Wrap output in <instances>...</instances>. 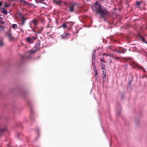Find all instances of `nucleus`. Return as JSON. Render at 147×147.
I'll return each mask as SVG.
<instances>
[{
	"instance_id": "2f4dec72",
	"label": "nucleus",
	"mask_w": 147,
	"mask_h": 147,
	"mask_svg": "<svg viewBox=\"0 0 147 147\" xmlns=\"http://www.w3.org/2000/svg\"><path fill=\"white\" fill-rule=\"evenodd\" d=\"M102 55H106L107 56H109V55H108V54H106L105 53H103L102 54Z\"/></svg>"
},
{
	"instance_id": "f704fd0d",
	"label": "nucleus",
	"mask_w": 147,
	"mask_h": 147,
	"mask_svg": "<svg viewBox=\"0 0 147 147\" xmlns=\"http://www.w3.org/2000/svg\"><path fill=\"white\" fill-rule=\"evenodd\" d=\"M96 76V79H98V77H99L98 76V75H97V76Z\"/></svg>"
},
{
	"instance_id": "b1692460",
	"label": "nucleus",
	"mask_w": 147,
	"mask_h": 147,
	"mask_svg": "<svg viewBox=\"0 0 147 147\" xmlns=\"http://www.w3.org/2000/svg\"><path fill=\"white\" fill-rule=\"evenodd\" d=\"M121 110H120L118 111H117V115L118 116H119L121 114Z\"/></svg>"
},
{
	"instance_id": "412c9836",
	"label": "nucleus",
	"mask_w": 147,
	"mask_h": 147,
	"mask_svg": "<svg viewBox=\"0 0 147 147\" xmlns=\"http://www.w3.org/2000/svg\"><path fill=\"white\" fill-rule=\"evenodd\" d=\"M92 66H96L95 64V60H92Z\"/></svg>"
},
{
	"instance_id": "aec40b11",
	"label": "nucleus",
	"mask_w": 147,
	"mask_h": 147,
	"mask_svg": "<svg viewBox=\"0 0 147 147\" xmlns=\"http://www.w3.org/2000/svg\"><path fill=\"white\" fill-rule=\"evenodd\" d=\"M62 27H63V28H65L67 27V25L65 23H63L62 26Z\"/></svg>"
},
{
	"instance_id": "39448f33",
	"label": "nucleus",
	"mask_w": 147,
	"mask_h": 147,
	"mask_svg": "<svg viewBox=\"0 0 147 147\" xmlns=\"http://www.w3.org/2000/svg\"><path fill=\"white\" fill-rule=\"evenodd\" d=\"M38 23V22L37 20H36L35 19H33L32 20L30 23V27L32 28V25L31 24H34V26H36L37 25Z\"/></svg>"
},
{
	"instance_id": "79ce46f5",
	"label": "nucleus",
	"mask_w": 147,
	"mask_h": 147,
	"mask_svg": "<svg viewBox=\"0 0 147 147\" xmlns=\"http://www.w3.org/2000/svg\"><path fill=\"white\" fill-rule=\"evenodd\" d=\"M146 56H147V53H146Z\"/></svg>"
},
{
	"instance_id": "4be33fe9",
	"label": "nucleus",
	"mask_w": 147,
	"mask_h": 147,
	"mask_svg": "<svg viewBox=\"0 0 147 147\" xmlns=\"http://www.w3.org/2000/svg\"><path fill=\"white\" fill-rule=\"evenodd\" d=\"M8 36L10 39H11V37L12 36V34L11 33H9L8 34Z\"/></svg>"
},
{
	"instance_id": "9d476101",
	"label": "nucleus",
	"mask_w": 147,
	"mask_h": 147,
	"mask_svg": "<svg viewBox=\"0 0 147 147\" xmlns=\"http://www.w3.org/2000/svg\"><path fill=\"white\" fill-rule=\"evenodd\" d=\"M0 9L1 13L3 14H5V15H6L7 14V11L4 8L2 7Z\"/></svg>"
},
{
	"instance_id": "a19ab883",
	"label": "nucleus",
	"mask_w": 147,
	"mask_h": 147,
	"mask_svg": "<svg viewBox=\"0 0 147 147\" xmlns=\"http://www.w3.org/2000/svg\"><path fill=\"white\" fill-rule=\"evenodd\" d=\"M18 138L19 137V134H18Z\"/></svg>"
},
{
	"instance_id": "f03ea898",
	"label": "nucleus",
	"mask_w": 147,
	"mask_h": 147,
	"mask_svg": "<svg viewBox=\"0 0 147 147\" xmlns=\"http://www.w3.org/2000/svg\"><path fill=\"white\" fill-rule=\"evenodd\" d=\"M69 8L68 11L70 12H77L79 6L78 4L74 3H69L67 6Z\"/></svg>"
},
{
	"instance_id": "bb28decb",
	"label": "nucleus",
	"mask_w": 147,
	"mask_h": 147,
	"mask_svg": "<svg viewBox=\"0 0 147 147\" xmlns=\"http://www.w3.org/2000/svg\"><path fill=\"white\" fill-rule=\"evenodd\" d=\"M94 73H95V76H97L98 75V71H97V70H94Z\"/></svg>"
},
{
	"instance_id": "6e6552de",
	"label": "nucleus",
	"mask_w": 147,
	"mask_h": 147,
	"mask_svg": "<svg viewBox=\"0 0 147 147\" xmlns=\"http://www.w3.org/2000/svg\"><path fill=\"white\" fill-rule=\"evenodd\" d=\"M26 41L28 43L30 44H32L33 43V41L32 39L30 37H27L26 38Z\"/></svg>"
},
{
	"instance_id": "6ab92c4d",
	"label": "nucleus",
	"mask_w": 147,
	"mask_h": 147,
	"mask_svg": "<svg viewBox=\"0 0 147 147\" xmlns=\"http://www.w3.org/2000/svg\"><path fill=\"white\" fill-rule=\"evenodd\" d=\"M17 26V25L16 24H13L12 25V27L13 28H16Z\"/></svg>"
},
{
	"instance_id": "cd10ccee",
	"label": "nucleus",
	"mask_w": 147,
	"mask_h": 147,
	"mask_svg": "<svg viewBox=\"0 0 147 147\" xmlns=\"http://www.w3.org/2000/svg\"><path fill=\"white\" fill-rule=\"evenodd\" d=\"M3 43L2 41H0V46H2L3 45Z\"/></svg>"
},
{
	"instance_id": "5701e85b",
	"label": "nucleus",
	"mask_w": 147,
	"mask_h": 147,
	"mask_svg": "<svg viewBox=\"0 0 147 147\" xmlns=\"http://www.w3.org/2000/svg\"><path fill=\"white\" fill-rule=\"evenodd\" d=\"M9 5L8 4L6 3H5L4 4V7H9Z\"/></svg>"
},
{
	"instance_id": "ddd939ff",
	"label": "nucleus",
	"mask_w": 147,
	"mask_h": 147,
	"mask_svg": "<svg viewBox=\"0 0 147 147\" xmlns=\"http://www.w3.org/2000/svg\"><path fill=\"white\" fill-rule=\"evenodd\" d=\"M96 52V51L95 50H94L93 51V53L92 54V60H95L96 59L95 57V53Z\"/></svg>"
},
{
	"instance_id": "72a5a7b5",
	"label": "nucleus",
	"mask_w": 147,
	"mask_h": 147,
	"mask_svg": "<svg viewBox=\"0 0 147 147\" xmlns=\"http://www.w3.org/2000/svg\"><path fill=\"white\" fill-rule=\"evenodd\" d=\"M115 58H116V59H120V58L119 57H116Z\"/></svg>"
},
{
	"instance_id": "e433bc0d",
	"label": "nucleus",
	"mask_w": 147,
	"mask_h": 147,
	"mask_svg": "<svg viewBox=\"0 0 147 147\" xmlns=\"http://www.w3.org/2000/svg\"><path fill=\"white\" fill-rule=\"evenodd\" d=\"M51 30L49 31V32H47V34H48L49 33L51 32Z\"/></svg>"
},
{
	"instance_id": "423d86ee",
	"label": "nucleus",
	"mask_w": 147,
	"mask_h": 147,
	"mask_svg": "<svg viewBox=\"0 0 147 147\" xmlns=\"http://www.w3.org/2000/svg\"><path fill=\"white\" fill-rule=\"evenodd\" d=\"M126 50L127 49H126L121 48L117 49L115 52L120 53H124L126 52Z\"/></svg>"
},
{
	"instance_id": "58836bf2",
	"label": "nucleus",
	"mask_w": 147,
	"mask_h": 147,
	"mask_svg": "<svg viewBox=\"0 0 147 147\" xmlns=\"http://www.w3.org/2000/svg\"><path fill=\"white\" fill-rule=\"evenodd\" d=\"M131 82H129V83L130 84H131Z\"/></svg>"
},
{
	"instance_id": "f8f14e48",
	"label": "nucleus",
	"mask_w": 147,
	"mask_h": 147,
	"mask_svg": "<svg viewBox=\"0 0 147 147\" xmlns=\"http://www.w3.org/2000/svg\"><path fill=\"white\" fill-rule=\"evenodd\" d=\"M102 74L103 76H102V78L104 81H105L106 80V72L105 70H102Z\"/></svg>"
},
{
	"instance_id": "c756f323",
	"label": "nucleus",
	"mask_w": 147,
	"mask_h": 147,
	"mask_svg": "<svg viewBox=\"0 0 147 147\" xmlns=\"http://www.w3.org/2000/svg\"><path fill=\"white\" fill-rule=\"evenodd\" d=\"M93 69H94V71L97 70L96 67V66H93Z\"/></svg>"
},
{
	"instance_id": "dca6fc26",
	"label": "nucleus",
	"mask_w": 147,
	"mask_h": 147,
	"mask_svg": "<svg viewBox=\"0 0 147 147\" xmlns=\"http://www.w3.org/2000/svg\"><path fill=\"white\" fill-rule=\"evenodd\" d=\"M140 38L145 43L147 44V42L145 40V39L144 38L142 37V36H140Z\"/></svg>"
},
{
	"instance_id": "0eeeda50",
	"label": "nucleus",
	"mask_w": 147,
	"mask_h": 147,
	"mask_svg": "<svg viewBox=\"0 0 147 147\" xmlns=\"http://www.w3.org/2000/svg\"><path fill=\"white\" fill-rule=\"evenodd\" d=\"M7 131L6 127L0 129V137L3 136V134Z\"/></svg>"
},
{
	"instance_id": "c03bdc74",
	"label": "nucleus",
	"mask_w": 147,
	"mask_h": 147,
	"mask_svg": "<svg viewBox=\"0 0 147 147\" xmlns=\"http://www.w3.org/2000/svg\"><path fill=\"white\" fill-rule=\"evenodd\" d=\"M54 1H55V0H53Z\"/></svg>"
},
{
	"instance_id": "a878e982",
	"label": "nucleus",
	"mask_w": 147,
	"mask_h": 147,
	"mask_svg": "<svg viewBox=\"0 0 147 147\" xmlns=\"http://www.w3.org/2000/svg\"><path fill=\"white\" fill-rule=\"evenodd\" d=\"M56 3L57 4L60 5L61 4V2L59 1H56Z\"/></svg>"
},
{
	"instance_id": "c9c22d12",
	"label": "nucleus",
	"mask_w": 147,
	"mask_h": 147,
	"mask_svg": "<svg viewBox=\"0 0 147 147\" xmlns=\"http://www.w3.org/2000/svg\"><path fill=\"white\" fill-rule=\"evenodd\" d=\"M133 59L132 58H131V57H130V58H129V59H130V60H131V59Z\"/></svg>"
},
{
	"instance_id": "7c9ffc66",
	"label": "nucleus",
	"mask_w": 147,
	"mask_h": 147,
	"mask_svg": "<svg viewBox=\"0 0 147 147\" xmlns=\"http://www.w3.org/2000/svg\"><path fill=\"white\" fill-rule=\"evenodd\" d=\"M2 2L0 1V9H1V8H2L1 7L2 6Z\"/></svg>"
},
{
	"instance_id": "c85d7f7f",
	"label": "nucleus",
	"mask_w": 147,
	"mask_h": 147,
	"mask_svg": "<svg viewBox=\"0 0 147 147\" xmlns=\"http://www.w3.org/2000/svg\"><path fill=\"white\" fill-rule=\"evenodd\" d=\"M32 39H33L34 40H35L36 39V37H35V36H32Z\"/></svg>"
},
{
	"instance_id": "f257e3e1",
	"label": "nucleus",
	"mask_w": 147,
	"mask_h": 147,
	"mask_svg": "<svg viewBox=\"0 0 147 147\" xmlns=\"http://www.w3.org/2000/svg\"><path fill=\"white\" fill-rule=\"evenodd\" d=\"M92 9L93 11L96 12L97 13L99 14L100 18H103L105 21H107L106 18L109 16V13L107 9L102 7L101 5L98 4L97 2H96L95 4L92 6Z\"/></svg>"
},
{
	"instance_id": "9b49d317",
	"label": "nucleus",
	"mask_w": 147,
	"mask_h": 147,
	"mask_svg": "<svg viewBox=\"0 0 147 147\" xmlns=\"http://www.w3.org/2000/svg\"><path fill=\"white\" fill-rule=\"evenodd\" d=\"M2 18L0 17V23L1 24H3L4 23V22H1V20ZM4 27L3 26L0 25V31H3L4 30Z\"/></svg>"
},
{
	"instance_id": "393cba45",
	"label": "nucleus",
	"mask_w": 147,
	"mask_h": 147,
	"mask_svg": "<svg viewBox=\"0 0 147 147\" xmlns=\"http://www.w3.org/2000/svg\"><path fill=\"white\" fill-rule=\"evenodd\" d=\"M100 61L102 63H104L105 62L104 58L103 57L101 58L100 59Z\"/></svg>"
},
{
	"instance_id": "f3484780",
	"label": "nucleus",
	"mask_w": 147,
	"mask_h": 147,
	"mask_svg": "<svg viewBox=\"0 0 147 147\" xmlns=\"http://www.w3.org/2000/svg\"><path fill=\"white\" fill-rule=\"evenodd\" d=\"M36 51V50H30L29 51V55H30L32 53H35Z\"/></svg>"
},
{
	"instance_id": "a211bd4d",
	"label": "nucleus",
	"mask_w": 147,
	"mask_h": 147,
	"mask_svg": "<svg viewBox=\"0 0 147 147\" xmlns=\"http://www.w3.org/2000/svg\"><path fill=\"white\" fill-rule=\"evenodd\" d=\"M136 5L137 6H140V4H141V3L140 1H136Z\"/></svg>"
},
{
	"instance_id": "2eb2a0df",
	"label": "nucleus",
	"mask_w": 147,
	"mask_h": 147,
	"mask_svg": "<svg viewBox=\"0 0 147 147\" xmlns=\"http://www.w3.org/2000/svg\"><path fill=\"white\" fill-rule=\"evenodd\" d=\"M101 69H104L105 67V64L104 63H102L101 64Z\"/></svg>"
},
{
	"instance_id": "ea45409f",
	"label": "nucleus",
	"mask_w": 147,
	"mask_h": 147,
	"mask_svg": "<svg viewBox=\"0 0 147 147\" xmlns=\"http://www.w3.org/2000/svg\"><path fill=\"white\" fill-rule=\"evenodd\" d=\"M22 59H23L24 58V57H22Z\"/></svg>"
},
{
	"instance_id": "473e14b6",
	"label": "nucleus",
	"mask_w": 147,
	"mask_h": 147,
	"mask_svg": "<svg viewBox=\"0 0 147 147\" xmlns=\"http://www.w3.org/2000/svg\"><path fill=\"white\" fill-rule=\"evenodd\" d=\"M109 63H111L112 62V59H109Z\"/></svg>"
},
{
	"instance_id": "4468645a",
	"label": "nucleus",
	"mask_w": 147,
	"mask_h": 147,
	"mask_svg": "<svg viewBox=\"0 0 147 147\" xmlns=\"http://www.w3.org/2000/svg\"><path fill=\"white\" fill-rule=\"evenodd\" d=\"M20 2L25 4L30 5V3H28L25 0H20Z\"/></svg>"
},
{
	"instance_id": "1a4fd4ad",
	"label": "nucleus",
	"mask_w": 147,
	"mask_h": 147,
	"mask_svg": "<svg viewBox=\"0 0 147 147\" xmlns=\"http://www.w3.org/2000/svg\"><path fill=\"white\" fill-rule=\"evenodd\" d=\"M20 18L21 19V25H24V24L25 21L27 20V19L24 18L23 16H21Z\"/></svg>"
},
{
	"instance_id": "7ed1b4c3",
	"label": "nucleus",
	"mask_w": 147,
	"mask_h": 147,
	"mask_svg": "<svg viewBox=\"0 0 147 147\" xmlns=\"http://www.w3.org/2000/svg\"><path fill=\"white\" fill-rule=\"evenodd\" d=\"M130 65H131L132 67L134 69L137 68L138 69H140L142 70H144V68L140 66L138 63L135 62H132L131 63Z\"/></svg>"
},
{
	"instance_id": "37998d69",
	"label": "nucleus",
	"mask_w": 147,
	"mask_h": 147,
	"mask_svg": "<svg viewBox=\"0 0 147 147\" xmlns=\"http://www.w3.org/2000/svg\"><path fill=\"white\" fill-rule=\"evenodd\" d=\"M12 0L13 1H14V0Z\"/></svg>"
},
{
	"instance_id": "20e7f679",
	"label": "nucleus",
	"mask_w": 147,
	"mask_h": 147,
	"mask_svg": "<svg viewBox=\"0 0 147 147\" xmlns=\"http://www.w3.org/2000/svg\"><path fill=\"white\" fill-rule=\"evenodd\" d=\"M61 39H63L68 38L69 36V34L68 33L64 32V33L60 35Z\"/></svg>"
},
{
	"instance_id": "4c0bfd02",
	"label": "nucleus",
	"mask_w": 147,
	"mask_h": 147,
	"mask_svg": "<svg viewBox=\"0 0 147 147\" xmlns=\"http://www.w3.org/2000/svg\"><path fill=\"white\" fill-rule=\"evenodd\" d=\"M49 26H48L47 27V28H49Z\"/></svg>"
}]
</instances>
